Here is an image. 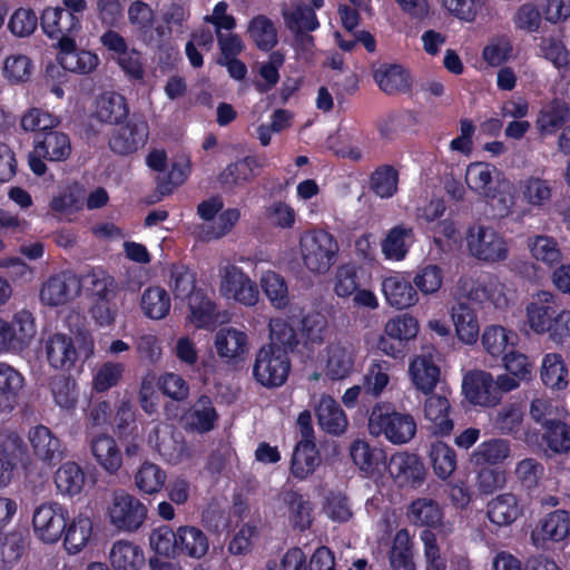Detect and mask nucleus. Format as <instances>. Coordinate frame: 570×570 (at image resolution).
<instances>
[{"label":"nucleus","mask_w":570,"mask_h":570,"mask_svg":"<svg viewBox=\"0 0 570 570\" xmlns=\"http://www.w3.org/2000/svg\"><path fill=\"white\" fill-rule=\"evenodd\" d=\"M523 514V505L517 494L501 493L487 504V517L497 527H509Z\"/></svg>","instance_id":"obj_25"},{"label":"nucleus","mask_w":570,"mask_h":570,"mask_svg":"<svg viewBox=\"0 0 570 570\" xmlns=\"http://www.w3.org/2000/svg\"><path fill=\"white\" fill-rule=\"evenodd\" d=\"M286 27L294 33L315 31L320 27L317 16L313 8L297 4L292 11L283 13Z\"/></svg>","instance_id":"obj_64"},{"label":"nucleus","mask_w":570,"mask_h":570,"mask_svg":"<svg viewBox=\"0 0 570 570\" xmlns=\"http://www.w3.org/2000/svg\"><path fill=\"white\" fill-rule=\"evenodd\" d=\"M269 343L274 350L284 348L286 355L293 353L298 344V335L295 328L283 318H274L269 322Z\"/></svg>","instance_id":"obj_59"},{"label":"nucleus","mask_w":570,"mask_h":570,"mask_svg":"<svg viewBox=\"0 0 570 570\" xmlns=\"http://www.w3.org/2000/svg\"><path fill=\"white\" fill-rule=\"evenodd\" d=\"M90 450L97 463L108 473L114 474L122 465V453L116 440L105 433L90 440Z\"/></svg>","instance_id":"obj_31"},{"label":"nucleus","mask_w":570,"mask_h":570,"mask_svg":"<svg viewBox=\"0 0 570 570\" xmlns=\"http://www.w3.org/2000/svg\"><path fill=\"white\" fill-rule=\"evenodd\" d=\"M144 314L151 320H161L170 311V297L166 289L154 286L145 289L141 296Z\"/></svg>","instance_id":"obj_60"},{"label":"nucleus","mask_w":570,"mask_h":570,"mask_svg":"<svg viewBox=\"0 0 570 570\" xmlns=\"http://www.w3.org/2000/svg\"><path fill=\"white\" fill-rule=\"evenodd\" d=\"M28 439L33 456L46 465H57L66 455L65 442L43 424L31 428Z\"/></svg>","instance_id":"obj_14"},{"label":"nucleus","mask_w":570,"mask_h":570,"mask_svg":"<svg viewBox=\"0 0 570 570\" xmlns=\"http://www.w3.org/2000/svg\"><path fill=\"white\" fill-rule=\"evenodd\" d=\"M170 287L176 299H188L198 292L196 273L184 264H173L170 267Z\"/></svg>","instance_id":"obj_61"},{"label":"nucleus","mask_w":570,"mask_h":570,"mask_svg":"<svg viewBox=\"0 0 570 570\" xmlns=\"http://www.w3.org/2000/svg\"><path fill=\"white\" fill-rule=\"evenodd\" d=\"M495 167L488 163H471L465 171L468 187L482 197L489 195L495 186L492 176Z\"/></svg>","instance_id":"obj_58"},{"label":"nucleus","mask_w":570,"mask_h":570,"mask_svg":"<svg viewBox=\"0 0 570 570\" xmlns=\"http://www.w3.org/2000/svg\"><path fill=\"white\" fill-rule=\"evenodd\" d=\"M24 385L23 376L11 365L0 363V411L11 412Z\"/></svg>","instance_id":"obj_36"},{"label":"nucleus","mask_w":570,"mask_h":570,"mask_svg":"<svg viewBox=\"0 0 570 570\" xmlns=\"http://www.w3.org/2000/svg\"><path fill=\"white\" fill-rule=\"evenodd\" d=\"M289 372L291 360L284 348L274 350L273 345H263L256 353L253 376L262 386L281 387L286 383Z\"/></svg>","instance_id":"obj_7"},{"label":"nucleus","mask_w":570,"mask_h":570,"mask_svg":"<svg viewBox=\"0 0 570 570\" xmlns=\"http://www.w3.org/2000/svg\"><path fill=\"white\" fill-rule=\"evenodd\" d=\"M424 402V417L431 422L430 429L434 435L448 436L454 429L450 417V402L446 396L436 393L426 394Z\"/></svg>","instance_id":"obj_26"},{"label":"nucleus","mask_w":570,"mask_h":570,"mask_svg":"<svg viewBox=\"0 0 570 570\" xmlns=\"http://www.w3.org/2000/svg\"><path fill=\"white\" fill-rule=\"evenodd\" d=\"M570 118V107L563 99L553 98L542 107L538 115L537 126L543 134H553Z\"/></svg>","instance_id":"obj_48"},{"label":"nucleus","mask_w":570,"mask_h":570,"mask_svg":"<svg viewBox=\"0 0 570 570\" xmlns=\"http://www.w3.org/2000/svg\"><path fill=\"white\" fill-rule=\"evenodd\" d=\"M320 463V452L315 441L299 440L295 446L291 471L297 479H305L312 474Z\"/></svg>","instance_id":"obj_46"},{"label":"nucleus","mask_w":570,"mask_h":570,"mask_svg":"<svg viewBox=\"0 0 570 570\" xmlns=\"http://www.w3.org/2000/svg\"><path fill=\"white\" fill-rule=\"evenodd\" d=\"M527 323L535 334H548L557 344L570 338V311L558 303L557 296L540 291L527 305Z\"/></svg>","instance_id":"obj_1"},{"label":"nucleus","mask_w":570,"mask_h":570,"mask_svg":"<svg viewBox=\"0 0 570 570\" xmlns=\"http://www.w3.org/2000/svg\"><path fill=\"white\" fill-rule=\"evenodd\" d=\"M94 342L91 340H81L76 345L75 340L62 333H55L48 337L45 344L48 364L63 372H70L80 363L90 358L94 354Z\"/></svg>","instance_id":"obj_5"},{"label":"nucleus","mask_w":570,"mask_h":570,"mask_svg":"<svg viewBox=\"0 0 570 570\" xmlns=\"http://www.w3.org/2000/svg\"><path fill=\"white\" fill-rule=\"evenodd\" d=\"M188 301L189 321L197 328H214L217 323L216 304L205 289H198Z\"/></svg>","instance_id":"obj_39"},{"label":"nucleus","mask_w":570,"mask_h":570,"mask_svg":"<svg viewBox=\"0 0 570 570\" xmlns=\"http://www.w3.org/2000/svg\"><path fill=\"white\" fill-rule=\"evenodd\" d=\"M209 549L206 533L194 525H180L177 528V557L202 559Z\"/></svg>","instance_id":"obj_34"},{"label":"nucleus","mask_w":570,"mask_h":570,"mask_svg":"<svg viewBox=\"0 0 570 570\" xmlns=\"http://www.w3.org/2000/svg\"><path fill=\"white\" fill-rule=\"evenodd\" d=\"M409 372L416 390L424 394L433 393L441 372L430 356L423 355L414 358L410 364Z\"/></svg>","instance_id":"obj_41"},{"label":"nucleus","mask_w":570,"mask_h":570,"mask_svg":"<svg viewBox=\"0 0 570 570\" xmlns=\"http://www.w3.org/2000/svg\"><path fill=\"white\" fill-rule=\"evenodd\" d=\"M28 532L14 529L0 532V569H11L23 556L28 547Z\"/></svg>","instance_id":"obj_43"},{"label":"nucleus","mask_w":570,"mask_h":570,"mask_svg":"<svg viewBox=\"0 0 570 570\" xmlns=\"http://www.w3.org/2000/svg\"><path fill=\"white\" fill-rule=\"evenodd\" d=\"M71 141L67 134L45 131L33 135L32 150L28 155L30 170L36 176L47 173V163L66 161L71 155Z\"/></svg>","instance_id":"obj_4"},{"label":"nucleus","mask_w":570,"mask_h":570,"mask_svg":"<svg viewBox=\"0 0 570 570\" xmlns=\"http://www.w3.org/2000/svg\"><path fill=\"white\" fill-rule=\"evenodd\" d=\"M92 533V522L88 517L79 515L67 522L63 532V546L69 553L80 552L88 543Z\"/></svg>","instance_id":"obj_54"},{"label":"nucleus","mask_w":570,"mask_h":570,"mask_svg":"<svg viewBox=\"0 0 570 570\" xmlns=\"http://www.w3.org/2000/svg\"><path fill=\"white\" fill-rule=\"evenodd\" d=\"M389 472L400 487L420 488L425 479V468L419 455L397 452L390 459Z\"/></svg>","instance_id":"obj_18"},{"label":"nucleus","mask_w":570,"mask_h":570,"mask_svg":"<svg viewBox=\"0 0 570 570\" xmlns=\"http://www.w3.org/2000/svg\"><path fill=\"white\" fill-rule=\"evenodd\" d=\"M355 353L352 345L341 343L327 346L325 374L332 381L343 380L353 372Z\"/></svg>","instance_id":"obj_33"},{"label":"nucleus","mask_w":570,"mask_h":570,"mask_svg":"<svg viewBox=\"0 0 570 570\" xmlns=\"http://www.w3.org/2000/svg\"><path fill=\"white\" fill-rule=\"evenodd\" d=\"M53 480L57 491L61 495L73 498L82 492L86 474L78 463L69 461L58 468Z\"/></svg>","instance_id":"obj_40"},{"label":"nucleus","mask_w":570,"mask_h":570,"mask_svg":"<svg viewBox=\"0 0 570 570\" xmlns=\"http://www.w3.org/2000/svg\"><path fill=\"white\" fill-rule=\"evenodd\" d=\"M166 479L165 470L156 463L145 461L135 474V484L141 493L151 495L161 491Z\"/></svg>","instance_id":"obj_55"},{"label":"nucleus","mask_w":570,"mask_h":570,"mask_svg":"<svg viewBox=\"0 0 570 570\" xmlns=\"http://www.w3.org/2000/svg\"><path fill=\"white\" fill-rule=\"evenodd\" d=\"M191 17L190 7L183 0H171L164 6L160 14L161 22L156 26L158 36L159 60L168 62L178 55V50L171 43L173 35L181 36L189 30Z\"/></svg>","instance_id":"obj_3"},{"label":"nucleus","mask_w":570,"mask_h":570,"mask_svg":"<svg viewBox=\"0 0 570 570\" xmlns=\"http://www.w3.org/2000/svg\"><path fill=\"white\" fill-rule=\"evenodd\" d=\"M522 199L533 207L548 205L552 196V187L546 179L530 176L519 181Z\"/></svg>","instance_id":"obj_57"},{"label":"nucleus","mask_w":570,"mask_h":570,"mask_svg":"<svg viewBox=\"0 0 570 570\" xmlns=\"http://www.w3.org/2000/svg\"><path fill=\"white\" fill-rule=\"evenodd\" d=\"M429 458L434 474L441 480L449 479L456 469L454 449L442 441L431 443Z\"/></svg>","instance_id":"obj_53"},{"label":"nucleus","mask_w":570,"mask_h":570,"mask_svg":"<svg viewBox=\"0 0 570 570\" xmlns=\"http://www.w3.org/2000/svg\"><path fill=\"white\" fill-rule=\"evenodd\" d=\"M540 377L551 390H564L569 383V370L561 354L547 353L541 363Z\"/></svg>","instance_id":"obj_44"},{"label":"nucleus","mask_w":570,"mask_h":570,"mask_svg":"<svg viewBox=\"0 0 570 570\" xmlns=\"http://www.w3.org/2000/svg\"><path fill=\"white\" fill-rule=\"evenodd\" d=\"M81 292V279L71 271L50 276L41 286L40 299L48 306H60L73 299Z\"/></svg>","instance_id":"obj_13"},{"label":"nucleus","mask_w":570,"mask_h":570,"mask_svg":"<svg viewBox=\"0 0 570 570\" xmlns=\"http://www.w3.org/2000/svg\"><path fill=\"white\" fill-rule=\"evenodd\" d=\"M149 546L155 556L149 559L151 570H170L171 559L177 557V530L160 525L149 534Z\"/></svg>","instance_id":"obj_20"},{"label":"nucleus","mask_w":570,"mask_h":570,"mask_svg":"<svg viewBox=\"0 0 570 570\" xmlns=\"http://www.w3.org/2000/svg\"><path fill=\"white\" fill-rule=\"evenodd\" d=\"M542 441L553 453H567L570 451V425L549 420L543 423Z\"/></svg>","instance_id":"obj_62"},{"label":"nucleus","mask_w":570,"mask_h":570,"mask_svg":"<svg viewBox=\"0 0 570 570\" xmlns=\"http://www.w3.org/2000/svg\"><path fill=\"white\" fill-rule=\"evenodd\" d=\"M265 166V158L259 156H246L229 164L218 176L223 188L233 189L252 181L259 175Z\"/></svg>","instance_id":"obj_24"},{"label":"nucleus","mask_w":570,"mask_h":570,"mask_svg":"<svg viewBox=\"0 0 570 570\" xmlns=\"http://www.w3.org/2000/svg\"><path fill=\"white\" fill-rule=\"evenodd\" d=\"M443 269L436 264L420 265L412 278L416 292L424 295L436 293L443 284Z\"/></svg>","instance_id":"obj_63"},{"label":"nucleus","mask_w":570,"mask_h":570,"mask_svg":"<svg viewBox=\"0 0 570 570\" xmlns=\"http://www.w3.org/2000/svg\"><path fill=\"white\" fill-rule=\"evenodd\" d=\"M220 291L228 297L247 306H253L258 301L257 285L243 269L235 265L225 267L220 281Z\"/></svg>","instance_id":"obj_16"},{"label":"nucleus","mask_w":570,"mask_h":570,"mask_svg":"<svg viewBox=\"0 0 570 570\" xmlns=\"http://www.w3.org/2000/svg\"><path fill=\"white\" fill-rule=\"evenodd\" d=\"M282 502L288 510V519L294 529L305 531L312 524V504L296 490L282 493Z\"/></svg>","instance_id":"obj_42"},{"label":"nucleus","mask_w":570,"mask_h":570,"mask_svg":"<svg viewBox=\"0 0 570 570\" xmlns=\"http://www.w3.org/2000/svg\"><path fill=\"white\" fill-rule=\"evenodd\" d=\"M570 535V512L563 509L548 513L531 532L537 548H546L549 541L560 542Z\"/></svg>","instance_id":"obj_19"},{"label":"nucleus","mask_w":570,"mask_h":570,"mask_svg":"<svg viewBox=\"0 0 570 570\" xmlns=\"http://www.w3.org/2000/svg\"><path fill=\"white\" fill-rule=\"evenodd\" d=\"M466 245L471 255L479 261L495 263L508 257L504 237L491 227L479 226L476 234L470 228Z\"/></svg>","instance_id":"obj_12"},{"label":"nucleus","mask_w":570,"mask_h":570,"mask_svg":"<svg viewBox=\"0 0 570 570\" xmlns=\"http://www.w3.org/2000/svg\"><path fill=\"white\" fill-rule=\"evenodd\" d=\"M68 521V510L57 502L42 503L32 517L35 532L47 543H55L61 539Z\"/></svg>","instance_id":"obj_11"},{"label":"nucleus","mask_w":570,"mask_h":570,"mask_svg":"<svg viewBox=\"0 0 570 570\" xmlns=\"http://www.w3.org/2000/svg\"><path fill=\"white\" fill-rule=\"evenodd\" d=\"M451 316L459 340L466 344L475 343L480 326L476 313L470 303L458 301L451 308Z\"/></svg>","instance_id":"obj_35"},{"label":"nucleus","mask_w":570,"mask_h":570,"mask_svg":"<svg viewBox=\"0 0 570 570\" xmlns=\"http://www.w3.org/2000/svg\"><path fill=\"white\" fill-rule=\"evenodd\" d=\"M406 517L413 525L436 529L442 524L443 510L431 498H417L410 503Z\"/></svg>","instance_id":"obj_38"},{"label":"nucleus","mask_w":570,"mask_h":570,"mask_svg":"<svg viewBox=\"0 0 570 570\" xmlns=\"http://www.w3.org/2000/svg\"><path fill=\"white\" fill-rule=\"evenodd\" d=\"M215 348L220 358L237 362L248 351L247 335L234 327L220 328L215 336Z\"/></svg>","instance_id":"obj_32"},{"label":"nucleus","mask_w":570,"mask_h":570,"mask_svg":"<svg viewBox=\"0 0 570 570\" xmlns=\"http://www.w3.org/2000/svg\"><path fill=\"white\" fill-rule=\"evenodd\" d=\"M368 432L394 445L409 443L416 434V421L411 413L397 411L392 403H376L368 416Z\"/></svg>","instance_id":"obj_2"},{"label":"nucleus","mask_w":570,"mask_h":570,"mask_svg":"<svg viewBox=\"0 0 570 570\" xmlns=\"http://www.w3.org/2000/svg\"><path fill=\"white\" fill-rule=\"evenodd\" d=\"M299 247L304 265L315 274L327 273L340 250L337 240L324 229L306 233L301 237Z\"/></svg>","instance_id":"obj_6"},{"label":"nucleus","mask_w":570,"mask_h":570,"mask_svg":"<svg viewBox=\"0 0 570 570\" xmlns=\"http://www.w3.org/2000/svg\"><path fill=\"white\" fill-rule=\"evenodd\" d=\"M110 523L125 532L137 531L146 520L147 508L136 497L125 492H115L108 509Z\"/></svg>","instance_id":"obj_10"},{"label":"nucleus","mask_w":570,"mask_h":570,"mask_svg":"<svg viewBox=\"0 0 570 570\" xmlns=\"http://www.w3.org/2000/svg\"><path fill=\"white\" fill-rule=\"evenodd\" d=\"M224 208V200L220 195H214L197 205V215L204 222H212L204 230V239H220L232 232L240 218L238 208Z\"/></svg>","instance_id":"obj_9"},{"label":"nucleus","mask_w":570,"mask_h":570,"mask_svg":"<svg viewBox=\"0 0 570 570\" xmlns=\"http://www.w3.org/2000/svg\"><path fill=\"white\" fill-rule=\"evenodd\" d=\"M352 461L361 471L373 474L386 465L385 452L377 448H372L367 442L355 440L350 448Z\"/></svg>","instance_id":"obj_45"},{"label":"nucleus","mask_w":570,"mask_h":570,"mask_svg":"<svg viewBox=\"0 0 570 570\" xmlns=\"http://www.w3.org/2000/svg\"><path fill=\"white\" fill-rule=\"evenodd\" d=\"M389 561L393 570H415L413 541L407 529L396 531L389 552Z\"/></svg>","instance_id":"obj_49"},{"label":"nucleus","mask_w":570,"mask_h":570,"mask_svg":"<svg viewBox=\"0 0 570 570\" xmlns=\"http://www.w3.org/2000/svg\"><path fill=\"white\" fill-rule=\"evenodd\" d=\"M372 76L380 90L387 96L407 94L412 90L411 72L400 63L383 62L373 68Z\"/></svg>","instance_id":"obj_22"},{"label":"nucleus","mask_w":570,"mask_h":570,"mask_svg":"<svg viewBox=\"0 0 570 570\" xmlns=\"http://www.w3.org/2000/svg\"><path fill=\"white\" fill-rule=\"evenodd\" d=\"M518 335L511 330L501 325L487 326L481 342L484 350L493 357H502L517 344Z\"/></svg>","instance_id":"obj_47"},{"label":"nucleus","mask_w":570,"mask_h":570,"mask_svg":"<svg viewBox=\"0 0 570 570\" xmlns=\"http://www.w3.org/2000/svg\"><path fill=\"white\" fill-rule=\"evenodd\" d=\"M109 560L114 570H140L146 561L141 547L128 540L112 544Z\"/></svg>","instance_id":"obj_37"},{"label":"nucleus","mask_w":570,"mask_h":570,"mask_svg":"<svg viewBox=\"0 0 570 570\" xmlns=\"http://www.w3.org/2000/svg\"><path fill=\"white\" fill-rule=\"evenodd\" d=\"M149 137V125L144 115L132 112L115 126L108 138L109 149L118 156H129L142 148Z\"/></svg>","instance_id":"obj_8"},{"label":"nucleus","mask_w":570,"mask_h":570,"mask_svg":"<svg viewBox=\"0 0 570 570\" xmlns=\"http://www.w3.org/2000/svg\"><path fill=\"white\" fill-rule=\"evenodd\" d=\"M415 239L412 226L399 224L392 227L381 243L382 253L386 259L403 261Z\"/></svg>","instance_id":"obj_30"},{"label":"nucleus","mask_w":570,"mask_h":570,"mask_svg":"<svg viewBox=\"0 0 570 570\" xmlns=\"http://www.w3.org/2000/svg\"><path fill=\"white\" fill-rule=\"evenodd\" d=\"M462 389L466 400L473 405L495 406L501 401L492 374L485 371L465 376Z\"/></svg>","instance_id":"obj_21"},{"label":"nucleus","mask_w":570,"mask_h":570,"mask_svg":"<svg viewBox=\"0 0 570 570\" xmlns=\"http://www.w3.org/2000/svg\"><path fill=\"white\" fill-rule=\"evenodd\" d=\"M510 454V444L502 439H491L480 443L472 452L471 462L478 466L497 465Z\"/></svg>","instance_id":"obj_51"},{"label":"nucleus","mask_w":570,"mask_h":570,"mask_svg":"<svg viewBox=\"0 0 570 570\" xmlns=\"http://www.w3.org/2000/svg\"><path fill=\"white\" fill-rule=\"evenodd\" d=\"M24 454V442L17 433L9 434L6 440L0 442V488H4L11 482Z\"/></svg>","instance_id":"obj_28"},{"label":"nucleus","mask_w":570,"mask_h":570,"mask_svg":"<svg viewBox=\"0 0 570 570\" xmlns=\"http://www.w3.org/2000/svg\"><path fill=\"white\" fill-rule=\"evenodd\" d=\"M460 287L468 301L478 304L491 303L495 308L508 306L505 286L495 275H488L483 279H461Z\"/></svg>","instance_id":"obj_15"},{"label":"nucleus","mask_w":570,"mask_h":570,"mask_svg":"<svg viewBox=\"0 0 570 570\" xmlns=\"http://www.w3.org/2000/svg\"><path fill=\"white\" fill-rule=\"evenodd\" d=\"M382 292L387 304L397 309L413 306L419 301L412 281L399 273L383 279Z\"/></svg>","instance_id":"obj_27"},{"label":"nucleus","mask_w":570,"mask_h":570,"mask_svg":"<svg viewBox=\"0 0 570 570\" xmlns=\"http://www.w3.org/2000/svg\"><path fill=\"white\" fill-rule=\"evenodd\" d=\"M368 184L375 196L389 199L399 190V171L392 165H381L371 173Z\"/></svg>","instance_id":"obj_52"},{"label":"nucleus","mask_w":570,"mask_h":570,"mask_svg":"<svg viewBox=\"0 0 570 570\" xmlns=\"http://www.w3.org/2000/svg\"><path fill=\"white\" fill-rule=\"evenodd\" d=\"M248 35L262 51L272 50L278 42L274 22L264 14L254 17L248 23Z\"/></svg>","instance_id":"obj_56"},{"label":"nucleus","mask_w":570,"mask_h":570,"mask_svg":"<svg viewBox=\"0 0 570 570\" xmlns=\"http://www.w3.org/2000/svg\"><path fill=\"white\" fill-rule=\"evenodd\" d=\"M318 428L331 435H342L348 426L347 416L341 404L331 395H321L314 405Z\"/></svg>","instance_id":"obj_23"},{"label":"nucleus","mask_w":570,"mask_h":570,"mask_svg":"<svg viewBox=\"0 0 570 570\" xmlns=\"http://www.w3.org/2000/svg\"><path fill=\"white\" fill-rule=\"evenodd\" d=\"M218 420V413L208 395H200L187 414V424L198 433L212 431Z\"/></svg>","instance_id":"obj_50"},{"label":"nucleus","mask_w":570,"mask_h":570,"mask_svg":"<svg viewBox=\"0 0 570 570\" xmlns=\"http://www.w3.org/2000/svg\"><path fill=\"white\" fill-rule=\"evenodd\" d=\"M127 14L136 38L158 52L159 42L155 31L156 14L151 6L142 0H135L129 4Z\"/></svg>","instance_id":"obj_17"},{"label":"nucleus","mask_w":570,"mask_h":570,"mask_svg":"<svg viewBox=\"0 0 570 570\" xmlns=\"http://www.w3.org/2000/svg\"><path fill=\"white\" fill-rule=\"evenodd\" d=\"M130 116L128 101L121 94L104 92L96 100L95 117L102 124L117 126Z\"/></svg>","instance_id":"obj_29"}]
</instances>
